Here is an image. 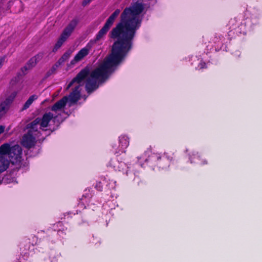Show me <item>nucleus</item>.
<instances>
[{"mask_svg": "<svg viewBox=\"0 0 262 262\" xmlns=\"http://www.w3.org/2000/svg\"><path fill=\"white\" fill-rule=\"evenodd\" d=\"M144 5H133L126 8L121 15V20L110 33V37L117 39L114 43L112 52L94 70L88 68L82 70L69 84L67 89L74 86V90L69 97L64 96L56 102L51 108V114L58 122H62L61 114L69 100L70 105L76 103L80 98V91L84 84L88 93L96 90L99 84L106 81L117 67L124 60L132 48L136 31L142 21L141 15L144 11Z\"/></svg>", "mask_w": 262, "mask_h": 262, "instance_id": "f257e3e1", "label": "nucleus"}, {"mask_svg": "<svg viewBox=\"0 0 262 262\" xmlns=\"http://www.w3.org/2000/svg\"><path fill=\"white\" fill-rule=\"evenodd\" d=\"M22 149L18 145L12 146L5 143L0 146V172H4L9 167L10 161L13 164L21 160Z\"/></svg>", "mask_w": 262, "mask_h": 262, "instance_id": "f03ea898", "label": "nucleus"}, {"mask_svg": "<svg viewBox=\"0 0 262 262\" xmlns=\"http://www.w3.org/2000/svg\"><path fill=\"white\" fill-rule=\"evenodd\" d=\"M149 151H146L143 155L138 157V162L140 165L143 166V161L156 163L157 166L162 169L166 168L169 167L170 162L172 160V157L168 155V153H164L163 155L160 154H152L148 159L147 158Z\"/></svg>", "mask_w": 262, "mask_h": 262, "instance_id": "7ed1b4c3", "label": "nucleus"}, {"mask_svg": "<svg viewBox=\"0 0 262 262\" xmlns=\"http://www.w3.org/2000/svg\"><path fill=\"white\" fill-rule=\"evenodd\" d=\"M27 128L28 130L23 136L21 143L24 147L29 148L35 145L36 140L40 137L41 131L33 129V127L30 124L27 125Z\"/></svg>", "mask_w": 262, "mask_h": 262, "instance_id": "20e7f679", "label": "nucleus"}, {"mask_svg": "<svg viewBox=\"0 0 262 262\" xmlns=\"http://www.w3.org/2000/svg\"><path fill=\"white\" fill-rule=\"evenodd\" d=\"M52 120L55 122L57 119L51 112H48L45 113L42 118H37L29 124L33 127V129L45 131L46 129L44 128L49 125V122Z\"/></svg>", "mask_w": 262, "mask_h": 262, "instance_id": "39448f33", "label": "nucleus"}, {"mask_svg": "<svg viewBox=\"0 0 262 262\" xmlns=\"http://www.w3.org/2000/svg\"><path fill=\"white\" fill-rule=\"evenodd\" d=\"M188 158L191 163L198 164L201 165L208 164L207 160L200 153L194 150L188 154Z\"/></svg>", "mask_w": 262, "mask_h": 262, "instance_id": "423d86ee", "label": "nucleus"}, {"mask_svg": "<svg viewBox=\"0 0 262 262\" xmlns=\"http://www.w3.org/2000/svg\"><path fill=\"white\" fill-rule=\"evenodd\" d=\"M91 49V45L90 43H88L85 47L82 48L78 52L74 59L71 61V63L74 64L81 61L89 54Z\"/></svg>", "mask_w": 262, "mask_h": 262, "instance_id": "0eeeda50", "label": "nucleus"}, {"mask_svg": "<svg viewBox=\"0 0 262 262\" xmlns=\"http://www.w3.org/2000/svg\"><path fill=\"white\" fill-rule=\"evenodd\" d=\"M129 144V138L125 135H122L119 137V149L117 152H125V149Z\"/></svg>", "mask_w": 262, "mask_h": 262, "instance_id": "6e6552de", "label": "nucleus"}, {"mask_svg": "<svg viewBox=\"0 0 262 262\" xmlns=\"http://www.w3.org/2000/svg\"><path fill=\"white\" fill-rule=\"evenodd\" d=\"M77 25V20H72L68 26L64 29L61 36L66 40L71 35L74 29Z\"/></svg>", "mask_w": 262, "mask_h": 262, "instance_id": "1a4fd4ad", "label": "nucleus"}, {"mask_svg": "<svg viewBox=\"0 0 262 262\" xmlns=\"http://www.w3.org/2000/svg\"><path fill=\"white\" fill-rule=\"evenodd\" d=\"M17 93L18 91H13L9 93H8L6 95L5 100L2 101L1 103L2 104H6V107L9 108L10 104L13 102L15 98L17 96Z\"/></svg>", "mask_w": 262, "mask_h": 262, "instance_id": "9d476101", "label": "nucleus"}, {"mask_svg": "<svg viewBox=\"0 0 262 262\" xmlns=\"http://www.w3.org/2000/svg\"><path fill=\"white\" fill-rule=\"evenodd\" d=\"M110 165L115 170L123 171L126 168V164L122 162H120L116 159L113 160L110 162Z\"/></svg>", "mask_w": 262, "mask_h": 262, "instance_id": "9b49d317", "label": "nucleus"}, {"mask_svg": "<svg viewBox=\"0 0 262 262\" xmlns=\"http://www.w3.org/2000/svg\"><path fill=\"white\" fill-rule=\"evenodd\" d=\"M120 13V10L119 9H116L114 12L108 18L104 25L110 29L111 27L113 26L115 19L118 16Z\"/></svg>", "mask_w": 262, "mask_h": 262, "instance_id": "f8f14e48", "label": "nucleus"}, {"mask_svg": "<svg viewBox=\"0 0 262 262\" xmlns=\"http://www.w3.org/2000/svg\"><path fill=\"white\" fill-rule=\"evenodd\" d=\"M120 13V10L119 9H116L114 12L108 18L104 25L110 29L111 27L113 26L115 19L118 16Z\"/></svg>", "mask_w": 262, "mask_h": 262, "instance_id": "ddd939ff", "label": "nucleus"}, {"mask_svg": "<svg viewBox=\"0 0 262 262\" xmlns=\"http://www.w3.org/2000/svg\"><path fill=\"white\" fill-rule=\"evenodd\" d=\"M109 30L110 28L104 25L102 28L98 32L95 39L93 41H92V42H94L95 43L97 41L103 39Z\"/></svg>", "mask_w": 262, "mask_h": 262, "instance_id": "4468645a", "label": "nucleus"}, {"mask_svg": "<svg viewBox=\"0 0 262 262\" xmlns=\"http://www.w3.org/2000/svg\"><path fill=\"white\" fill-rule=\"evenodd\" d=\"M38 98V96L36 95H33L30 96L27 101L25 103L23 110H26L30 107V106L32 104L33 102L36 100Z\"/></svg>", "mask_w": 262, "mask_h": 262, "instance_id": "2eb2a0df", "label": "nucleus"}, {"mask_svg": "<svg viewBox=\"0 0 262 262\" xmlns=\"http://www.w3.org/2000/svg\"><path fill=\"white\" fill-rule=\"evenodd\" d=\"M66 40V39L65 38H63L61 36H60V38L55 44L53 49V51L56 52L58 49H59L61 47V46L62 45V44Z\"/></svg>", "mask_w": 262, "mask_h": 262, "instance_id": "dca6fc26", "label": "nucleus"}, {"mask_svg": "<svg viewBox=\"0 0 262 262\" xmlns=\"http://www.w3.org/2000/svg\"><path fill=\"white\" fill-rule=\"evenodd\" d=\"M38 57L37 56H34L30 59L27 64V66L29 68L34 67L38 61Z\"/></svg>", "mask_w": 262, "mask_h": 262, "instance_id": "f3484780", "label": "nucleus"}, {"mask_svg": "<svg viewBox=\"0 0 262 262\" xmlns=\"http://www.w3.org/2000/svg\"><path fill=\"white\" fill-rule=\"evenodd\" d=\"M71 52L70 51L66 52L59 59L58 62L61 63L69 59L71 55Z\"/></svg>", "mask_w": 262, "mask_h": 262, "instance_id": "a211bd4d", "label": "nucleus"}, {"mask_svg": "<svg viewBox=\"0 0 262 262\" xmlns=\"http://www.w3.org/2000/svg\"><path fill=\"white\" fill-rule=\"evenodd\" d=\"M205 68H206V63L204 62L201 61L198 66V68L202 69Z\"/></svg>", "mask_w": 262, "mask_h": 262, "instance_id": "6ab92c4d", "label": "nucleus"}, {"mask_svg": "<svg viewBox=\"0 0 262 262\" xmlns=\"http://www.w3.org/2000/svg\"><path fill=\"white\" fill-rule=\"evenodd\" d=\"M95 187L99 190L101 191L102 189V185L101 182L97 183Z\"/></svg>", "mask_w": 262, "mask_h": 262, "instance_id": "aec40b11", "label": "nucleus"}, {"mask_svg": "<svg viewBox=\"0 0 262 262\" xmlns=\"http://www.w3.org/2000/svg\"><path fill=\"white\" fill-rule=\"evenodd\" d=\"M5 126L4 125H0V135L4 132Z\"/></svg>", "mask_w": 262, "mask_h": 262, "instance_id": "412c9836", "label": "nucleus"}, {"mask_svg": "<svg viewBox=\"0 0 262 262\" xmlns=\"http://www.w3.org/2000/svg\"><path fill=\"white\" fill-rule=\"evenodd\" d=\"M91 0H84L83 2V5H86L87 4H88L89 3H90V2L91 1Z\"/></svg>", "mask_w": 262, "mask_h": 262, "instance_id": "4be33fe9", "label": "nucleus"}, {"mask_svg": "<svg viewBox=\"0 0 262 262\" xmlns=\"http://www.w3.org/2000/svg\"><path fill=\"white\" fill-rule=\"evenodd\" d=\"M25 69V70L26 71L27 70V66L25 67L23 69Z\"/></svg>", "mask_w": 262, "mask_h": 262, "instance_id": "5701e85b", "label": "nucleus"}, {"mask_svg": "<svg viewBox=\"0 0 262 262\" xmlns=\"http://www.w3.org/2000/svg\"><path fill=\"white\" fill-rule=\"evenodd\" d=\"M186 152H188V149H186Z\"/></svg>", "mask_w": 262, "mask_h": 262, "instance_id": "b1692460", "label": "nucleus"}]
</instances>
